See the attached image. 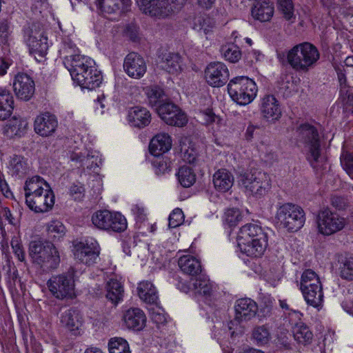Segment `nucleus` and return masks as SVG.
Returning <instances> with one entry per match:
<instances>
[{"instance_id":"1","label":"nucleus","mask_w":353,"mask_h":353,"mask_svg":"<svg viewBox=\"0 0 353 353\" xmlns=\"http://www.w3.org/2000/svg\"><path fill=\"white\" fill-rule=\"evenodd\" d=\"M236 241L241 252L251 257L261 256L268 246L267 234L260 225L255 223L242 226Z\"/></svg>"},{"instance_id":"2","label":"nucleus","mask_w":353,"mask_h":353,"mask_svg":"<svg viewBox=\"0 0 353 353\" xmlns=\"http://www.w3.org/2000/svg\"><path fill=\"white\" fill-rule=\"evenodd\" d=\"M28 254L32 263L39 265L45 272L57 269L61 261L59 251L49 241H32L29 244Z\"/></svg>"},{"instance_id":"3","label":"nucleus","mask_w":353,"mask_h":353,"mask_svg":"<svg viewBox=\"0 0 353 353\" xmlns=\"http://www.w3.org/2000/svg\"><path fill=\"white\" fill-rule=\"evenodd\" d=\"M298 141L303 145L306 159L315 168L321 155L320 136L317 128L309 123L301 124L296 130Z\"/></svg>"},{"instance_id":"4","label":"nucleus","mask_w":353,"mask_h":353,"mask_svg":"<svg viewBox=\"0 0 353 353\" xmlns=\"http://www.w3.org/2000/svg\"><path fill=\"white\" fill-rule=\"evenodd\" d=\"M320 54L313 44L304 42L294 46L288 51L287 59L296 71H307L319 59Z\"/></svg>"},{"instance_id":"5","label":"nucleus","mask_w":353,"mask_h":353,"mask_svg":"<svg viewBox=\"0 0 353 353\" xmlns=\"http://www.w3.org/2000/svg\"><path fill=\"white\" fill-rule=\"evenodd\" d=\"M239 185L256 198L265 196L271 188L270 176L261 171L250 170L241 174L238 179Z\"/></svg>"},{"instance_id":"6","label":"nucleus","mask_w":353,"mask_h":353,"mask_svg":"<svg viewBox=\"0 0 353 353\" xmlns=\"http://www.w3.org/2000/svg\"><path fill=\"white\" fill-rule=\"evenodd\" d=\"M228 92L232 99L241 105L251 103L256 96L255 82L248 77H236L228 85Z\"/></svg>"},{"instance_id":"7","label":"nucleus","mask_w":353,"mask_h":353,"mask_svg":"<svg viewBox=\"0 0 353 353\" xmlns=\"http://www.w3.org/2000/svg\"><path fill=\"white\" fill-rule=\"evenodd\" d=\"M275 219L277 223L288 231L296 232L303 226L305 216L300 206L286 203L277 208Z\"/></svg>"},{"instance_id":"8","label":"nucleus","mask_w":353,"mask_h":353,"mask_svg":"<svg viewBox=\"0 0 353 353\" xmlns=\"http://www.w3.org/2000/svg\"><path fill=\"white\" fill-rule=\"evenodd\" d=\"M74 271L70 269L67 272L52 276L47 285L52 294L58 299H72L74 295Z\"/></svg>"},{"instance_id":"9","label":"nucleus","mask_w":353,"mask_h":353,"mask_svg":"<svg viewBox=\"0 0 353 353\" xmlns=\"http://www.w3.org/2000/svg\"><path fill=\"white\" fill-rule=\"evenodd\" d=\"M92 223L97 228L103 230L121 232L127 228L126 219L121 213L107 210L94 212L92 216Z\"/></svg>"},{"instance_id":"10","label":"nucleus","mask_w":353,"mask_h":353,"mask_svg":"<svg viewBox=\"0 0 353 353\" xmlns=\"http://www.w3.org/2000/svg\"><path fill=\"white\" fill-rule=\"evenodd\" d=\"M316 223L319 232L325 236L341 231L345 225V219L327 208L319 212Z\"/></svg>"},{"instance_id":"11","label":"nucleus","mask_w":353,"mask_h":353,"mask_svg":"<svg viewBox=\"0 0 353 353\" xmlns=\"http://www.w3.org/2000/svg\"><path fill=\"white\" fill-rule=\"evenodd\" d=\"M24 40L28 46L30 53L36 59L37 55L42 58L46 54L48 49V39L36 25H32L25 30Z\"/></svg>"},{"instance_id":"12","label":"nucleus","mask_w":353,"mask_h":353,"mask_svg":"<svg viewBox=\"0 0 353 353\" xmlns=\"http://www.w3.org/2000/svg\"><path fill=\"white\" fill-rule=\"evenodd\" d=\"M28 207L36 213H43L50 210L54 204V194L48 184L46 189L32 194L26 200Z\"/></svg>"},{"instance_id":"13","label":"nucleus","mask_w":353,"mask_h":353,"mask_svg":"<svg viewBox=\"0 0 353 353\" xmlns=\"http://www.w3.org/2000/svg\"><path fill=\"white\" fill-rule=\"evenodd\" d=\"M157 112L168 125L181 127L187 123L185 114L174 103L167 101L159 105Z\"/></svg>"},{"instance_id":"14","label":"nucleus","mask_w":353,"mask_h":353,"mask_svg":"<svg viewBox=\"0 0 353 353\" xmlns=\"http://www.w3.org/2000/svg\"><path fill=\"white\" fill-rule=\"evenodd\" d=\"M205 77L210 85L219 88L228 82L229 70L223 63L212 62L205 68Z\"/></svg>"},{"instance_id":"15","label":"nucleus","mask_w":353,"mask_h":353,"mask_svg":"<svg viewBox=\"0 0 353 353\" xmlns=\"http://www.w3.org/2000/svg\"><path fill=\"white\" fill-rule=\"evenodd\" d=\"M73 253L74 258L79 262L87 265H92L97 263L99 256L97 246L93 243L89 245L81 241H74Z\"/></svg>"},{"instance_id":"16","label":"nucleus","mask_w":353,"mask_h":353,"mask_svg":"<svg viewBox=\"0 0 353 353\" xmlns=\"http://www.w3.org/2000/svg\"><path fill=\"white\" fill-rule=\"evenodd\" d=\"M72 80L82 88L94 90L98 88L102 82L103 77L100 71L91 65L90 68L82 70V72L75 74Z\"/></svg>"},{"instance_id":"17","label":"nucleus","mask_w":353,"mask_h":353,"mask_svg":"<svg viewBox=\"0 0 353 353\" xmlns=\"http://www.w3.org/2000/svg\"><path fill=\"white\" fill-rule=\"evenodd\" d=\"M234 310L235 317L234 321L241 323L253 319L256 316L259 307L254 300L249 298H242L236 301Z\"/></svg>"},{"instance_id":"18","label":"nucleus","mask_w":353,"mask_h":353,"mask_svg":"<svg viewBox=\"0 0 353 353\" xmlns=\"http://www.w3.org/2000/svg\"><path fill=\"white\" fill-rule=\"evenodd\" d=\"M13 88L17 98L29 101L34 95L35 84L32 78L24 73H19L14 77Z\"/></svg>"},{"instance_id":"19","label":"nucleus","mask_w":353,"mask_h":353,"mask_svg":"<svg viewBox=\"0 0 353 353\" xmlns=\"http://www.w3.org/2000/svg\"><path fill=\"white\" fill-rule=\"evenodd\" d=\"M123 68L129 77L139 79L145 73L147 67L141 55L136 52H130L124 59Z\"/></svg>"},{"instance_id":"20","label":"nucleus","mask_w":353,"mask_h":353,"mask_svg":"<svg viewBox=\"0 0 353 353\" xmlns=\"http://www.w3.org/2000/svg\"><path fill=\"white\" fill-rule=\"evenodd\" d=\"M58 126V121L54 114L46 112L37 117L34 128L37 134L42 137L52 135Z\"/></svg>"},{"instance_id":"21","label":"nucleus","mask_w":353,"mask_h":353,"mask_svg":"<svg viewBox=\"0 0 353 353\" xmlns=\"http://www.w3.org/2000/svg\"><path fill=\"white\" fill-rule=\"evenodd\" d=\"M61 323L72 334L79 335L83 325V316L76 308H70L61 314Z\"/></svg>"},{"instance_id":"22","label":"nucleus","mask_w":353,"mask_h":353,"mask_svg":"<svg viewBox=\"0 0 353 353\" xmlns=\"http://www.w3.org/2000/svg\"><path fill=\"white\" fill-rule=\"evenodd\" d=\"M261 113L268 121H274L281 116L279 103L274 95H265L261 99Z\"/></svg>"},{"instance_id":"23","label":"nucleus","mask_w":353,"mask_h":353,"mask_svg":"<svg viewBox=\"0 0 353 353\" xmlns=\"http://www.w3.org/2000/svg\"><path fill=\"white\" fill-rule=\"evenodd\" d=\"M128 118L132 126L143 128L151 121V114L147 108L134 106L128 110Z\"/></svg>"},{"instance_id":"24","label":"nucleus","mask_w":353,"mask_h":353,"mask_svg":"<svg viewBox=\"0 0 353 353\" xmlns=\"http://www.w3.org/2000/svg\"><path fill=\"white\" fill-rule=\"evenodd\" d=\"M123 321L129 329L141 330L145 325L146 316L139 308H130L123 315Z\"/></svg>"},{"instance_id":"25","label":"nucleus","mask_w":353,"mask_h":353,"mask_svg":"<svg viewBox=\"0 0 353 353\" xmlns=\"http://www.w3.org/2000/svg\"><path fill=\"white\" fill-rule=\"evenodd\" d=\"M171 147V137L167 133H159L151 139L149 150L152 155L158 157L169 151Z\"/></svg>"},{"instance_id":"26","label":"nucleus","mask_w":353,"mask_h":353,"mask_svg":"<svg viewBox=\"0 0 353 353\" xmlns=\"http://www.w3.org/2000/svg\"><path fill=\"white\" fill-rule=\"evenodd\" d=\"M234 176L225 169L217 170L213 175V184L219 192H225L233 185Z\"/></svg>"},{"instance_id":"27","label":"nucleus","mask_w":353,"mask_h":353,"mask_svg":"<svg viewBox=\"0 0 353 353\" xmlns=\"http://www.w3.org/2000/svg\"><path fill=\"white\" fill-rule=\"evenodd\" d=\"M178 265L183 273L191 276H196L201 272L200 261L190 255L181 256L179 259Z\"/></svg>"},{"instance_id":"28","label":"nucleus","mask_w":353,"mask_h":353,"mask_svg":"<svg viewBox=\"0 0 353 353\" xmlns=\"http://www.w3.org/2000/svg\"><path fill=\"white\" fill-rule=\"evenodd\" d=\"M14 110V98L12 93L3 88H0V121L9 118Z\"/></svg>"},{"instance_id":"29","label":"nucleus","mask_w":353,"mask_h":353,"mask_svg":"<svg viewBox=\"0 0 353 353\" xmlns=\"http://www.w3.org/2000/svg\"><path fill=\"white\" fill-rule=\"evenodd\" d=\"M94 62L92 59L83 55L79 54L74 59H68L65 62V68L70 73L72 78L82 70L90 68L91 65H94Z\"/></svg>"},{"instance_id":"30","label":"nucleus","mask_w":353,"mask_h":353,"mask_svg":"<svg viewBox=\"0 0 353 353\" xmlns=\"http://www.w3.org/2000/svg\"><path fill=\"white\" fill-rule=\"evenodd\" d=\"M181 57L177 53L168 52L163 54L160 67L169 73H176L181 70Z\"/></svg>"},{"instance_id":"31","label":"nucleus","mask_w":353,"mask_h":353,"mask_svg":"<svg viewBox=\"0 0 353 353\" xmlns=\"http://www.w3.org/2000/svg\"><path fill=\"white\" fill-rule=\"evenodd\" d=\"M106 298L112 303L117 304L123 299V286L116 279H110L105 285Z\"/></svg>"},{"instance_id":"32","label":"nucleus","mask_w":353,"mask_h":353,"mask_svg":"<svg viewBox=\"0 0 353 353\" xmlns=\"http://www.w3.org/2000/svg\"><path fill=\"white\" fill-rule=\"evenodd\" d=\"M138 295L144 302L153 304L156 303L158 299L157 290L154 285L150 281H142L137 288Z\"/></svg>"},{"instance_id":"33","label":"nucleus","mask_w":353,"mask_h":353,"mask_svg":"<svg viewBox=\"0 0 353 353\" xmlns=\"http://www.w3.org/2000/svg\"><path fill=\"white\" fill-rule=\"evenodd\" d=\"M9 170L11 174L19 178L25 176L29 170L27 160L21 155L14 154L9 161Z\"/></svg>"},{"instance_id":"34","label":"nucleus","mask_w":353,"mask_h":353,"mask_svg":"<svg viewBox=\"0 0 353 353\" xmlns=\"http://www.w3.org/2000/svg\"><path fill=\"white\" fill-rule=\"evenodd\" d=\"M274 11V6L272 3L263 1L258 3L252 8V15L261 22L268 21L272 17Z\"/></svg>"},{"instance_id":"35","label":"nucleus","mask_w":353,"mask_h":353,"mask_svg":"<svg viewBox=\"0 0 353 353\" xmlns=\"http://www.w3.org/2000/svg\"><path fill=\"white\" fill-rule=\"evenodd\" d=\"M97 6L103 12L111 14L119 11L121 6L124 11L130 4V0H96Z\"/></svg>"},{"instance_id":"36","label":"nucleus","mask_w":353,"mask_h":353,"mask_svg":"<svg viewBox=\"0 0 353 353\" xmlns=\"http://www.w3.org/2000/svg\"><path fill=\"white\" fill-rule=\"evenodd\" d=\"M292 332L294 339L300 344L306 345L312 341V332L310 327L302 322L295 324Z\"/></svg>"},{"instance_id":"37","label":"nucleus","mask_w":353,"mask_h":353,"mask_svg":"<svg viewBox=\"0 0 353 353\" xmlns=\"http://www.w3.org/2000/svg\"><path fill=\"white\" fill-rule=\"evenodd\" d=\"M145 93L147 95L149 104L152 107H156V109L159 105L165 102V92L159 85H154L146 87Z\"/></svg>"},{"instance_id":"38","label":"nucleus","mask_w":353,"mask_h":353,"mask_svg":"<svg viewBox=\"0 0 353 353\" xmlns=\"http://www.w3.org/2000/svg\"><path fill=\"white\" fill-rule=\"evenodd\" d=\"M28 125L26 119L14 117L6 125V131L8 136L20 137L26 133Z\"/></svg>"},{"instance_id":"39","label":"nucleus","mask_w":353,"mask_h":353,"mask_svg":"<svg viewBox=\"0 0 353 353\" xmlns=\"http://www.w3.org/2000/svg\"><path fill=\"white\" fill-rule=\"evenodd\" d=\"M192 289L197 294L204 296H210L211 295L212 288L210 280L203 274H199V277L194 280H192Z\"/></svg>"},{"instance_id":"40","label":"nucleus","mask_w":353,"mask_h":353,"mask_svg":"<svg viewBox=\"0 0 353 353\" xmlns=\"http://www.w3.org/2000/svg\"><path fill=\"white\" fill-rule=\"evenodd\" d=\"M48 184L41 176H34L33 177L26 180L24 185L25 197L26 200L31 196L32 194H34L36 192L39 193L41 190H43Z\"/></svg>"},{"instance_id":"41","label":"nucleus","mask_w":353,"mask_h":353,"mask_svg":"<svg viewBox=\"0 0 353 353\" xmlns=\"http://www.w3.org/2000/svg\"><path fill=\"white\" fill-rule=\"evenodd\" d=\"M322 285L319 277L313 270L308 269L305 270L302 275L300 283L301 290L312 288L319 290V287Z\"/></svg>"},{"instance_id":"42","label":"nucleus","mask_w":353,"mask_h":353,"mask_svg":"<svg viewBox=\"0 0 353 353\" xmlns=\"http://www.w3.org/2000/svg\"><path fill=\"white\" fill-rule=\"evenodd\" d=\"M318 288L319 290L308 288L307 290H301L307 303L314 307H320L323 300L322 285L319 286Z\"/></svg>"},{"instance_id":"43","label":"nucleus","mask_w":353,"mask_h":353,"mask_svg":"<svg viewBox=\"0 0 353 353\" xmlns=\"http://www.w3.org/2000/svg\"><path fill=\"white\" fill-rule=\"evenodd\" d=\"M252 339L259 346L268 344L271 339L269 327L266 325L255 326L252 331Z\"/></svg>"},{"instance_id":"44","label":"nucleus","mask_w":353,"mask_h":353,"mask_svg":"<svg viewBox=\"0 0 353 353\" xmlns=\"http://www.w3.org/2000/svg\"><path fill=\"white\" fill-rule=\"evenodd\" d=\"M178 180L184 188L192 186L196 181V174L192 169L188 166H182L177 173Z\"/></svg>"},{"instance_id":"45","label":"nucleus","mask_w":353,"mask_h":353,"mask_svg":"<svg viewBox=\"0 0 353 353\" xmlns=\"http://www.w3.org/2000/svg\"><path fill=\"white\" fill-rule=\"evenodd\" d=\"M276 6L285 20L291 22L294 21L295 15L292 0H276Z\"/></svg>"},{"instance_id":"46","label":"nucleus","mask_w":353,"mask_h":353,"mask_svg":"<svg viewBox=\"0 0 353 353\" xmlns=\"http://www.w3.org/2000/svg\"><path fill=\"white\" fill-rule=\"evenodd\" d=\"M165 0H137L143 7L145 13L157 16L161 13V8L164 6Z\"/></svg>"},{"instance_id":"47","label":"nucleus","mask_w":353,"mask_h":353,"mask_svg":"<svg viewBox=\"0 0 353 353\" xmlns=\"http://www.w3.org/2000/svg\"><path fill=\"white\" fill-rule=\"evenodd\" d=\"M221 54L225 60L231 63L238 62L241 57L239 48L234 44H228L221 47Z\"/></svg>"},{"instance_id":"48","label":"nucleus","mask_w":353,"mask_h":353,"mask_svg":"<svg viewBox=\"0 0 353 353\" xmlns=\"http://www.w3.org/2000/svg\"><path fill=\"white\" fill-rule=\"evenodd\" d=\"M108 347L110 353H130L128 343L123 338L111 339Z\"/></svg>"},{"instance_id":"49","label":"nucleus","mask_w":353,"mask_h":353,"mask_svg":"<svg viewBox=\"0 0 353 353\" xmlns=\"http://www.w3.org/2000/svg\"><path fill=\"white\" fill-rule=\"evenodd\" d=\"M48 233L54 240H59L65 234V228L63 224L58 221H51L48 225Z\"/></svg>"},{"instance_id":"50","label":"nucleus","mask_w":353,"mask_h":353,"mask_svg":"<svg viewBox=\"0 0 353 353\" xmlns=\"http://www.w3.org/2000/svg\"><path fill=\"white\" fill-rule=\"evenodd\" d=\"M340 276L342 279L352 281L353 280V257H345L340 262L339 267Z\"/></svg>"},{"instance_id":"51","label":"nucleus","mask_w":353,"mask_h":353,"mask_svg":"<svg viewBox=\"0 0 353 353\" xmlns=\"http://www.w3.org/2000/svg\"><path fill=\"white\" fill-rule=\"evenodd\" d=\"M59 52L63 57V63L65 65V62L68 59H74L79 54V50L76 48L75 44L72 41H65L62 48L60 49Z\"/></svg>"},{"instance_id":"52","label":"nucleus","mask_w":353,"mask_h":353,"mask_svg":"<svg viewBox=\"0 0 353 353\" xmlns=\"http://www.w3.org/2000/svg\"><path fill=\"white\" fill-rule=\"evenodd\" d=\"M157 174H165L170 171V161L165 157L158 156L152 161Z\"/></svg>"},{"instance_id":"53","label":"nucleus","mask_w":353,"mask_h":353,"mask_svg":"<svg viewBox=\"0 0 353 353\" xmlns=\"http://www.w3.org/2000/svg\"><path fill=\"white\" fill-rule=\"evenodd\" d=\"M341 164L349 176H353V152L343 151L340 157Z\"/></svg>"},{"instance_id":"54","label":"nucleus","mask_w":353,"mask_h":353,"mask_svg":"<svg viewBox=\"0 0 353 353\" xmlns=\"http://www.w3.org/2000/svg\"><path fill=\"white\" fill-rule=\"evenodd\" d=\"M242 215L237 208H231L226 210L224 215L225 221L230 226H235L242 220Z\"/></svg>"},{"instance_id":"55","label":"nucleus","mask_w":353,"mask_h":353,"mask_svg":"<svg viewBox=\"0 0 353 353\" xmlns=\"http://www.w3.org/2000/svg\"><path fill=\"white\" fill-rule=\"evenodd\" d=\"M169 228H175L179 226L184 220L183 211L179 208L174 209L169 216Z\"/></svg>"},{"instance_id":"56","label":"nucleus","mask_w":353,"mask_h":353,"mask_svg":"<svg viewBox=\"0 0 353 353\" xmlns=\"http://www.w3.org/2000/svg\"><path fill=\"white\" fill-rule=\"evenodd\" d=\"M11 246L13 250L14 254L17 257V259L23 262L25 261L26 259V254L23 249V247L20 241V240L17 237H14L11 241Z\"/></svg>"},{"instance_id":"57","label":"nucleus","mask_w":353,"mask_h":353,"mask_svg":"<svg viewBox=\"0 0 353 353\" xmlns=\"http://www.w3.org/2000/svg\"><path fill=\"white\" fill-rule=\"evenodd\" d=\"M10 34V26L8 21H0V44L7 43Z\"/></svg>"},{"instance_id":"58","label":"nucleus","mask_w":353,"mask_h":353,"mask_svg":"<svg viewBox=\"0 0 353 353\" xmlns=\"http://www.w3.org/2000/svg\"><path fill=\"white\" fill-rule=\"evenodd\" d=\"M150 315L152 321L157 324H163L166 322V317L159 308L150 310Z\"/></svg>"},{"instance_id":"59","label":"nucleus","mask_w":353,"mask_h":353,"mask_svg":"<svg viewBox=\"0 0 353 353\" xmlns=\"http://www.w3.org/2000/svg\"><path fill=\"white\" fill-rule=\"evenodd\" d=\"M131 210L137 223H142L145 220L146 214L143 207L136 204L132 206Z\"/></svg>"},{"instance_id":"60","label":"nucleus","mask_w":353,"mask_h":353,"mask_svg":"<svg viewBox=\"0 0 353 353\" xmlns=\"http://www.w3.org/2000/svg\"><path fill=\"white\" fill-rule=\"evenodd\" d=\"M70 194L74 196V199L79 200L84 196L85 189L79 183H74L70 187Z\"/></svg>"},{"instance_id":"61","label":"nucleus","mask_w":353,"mask_h":353,"mask_svg":"<svg viewBox=\"0 0 353 353\" xmlns=\"http://www.w3.org/2000/svg\"><path fill=\"white\" fill-rule=\"evenodd\" d=\"M12 61L7 57H0V77L4 76L7 73L8 69L12 65Z\"/></svg>"},{"instance_id":"62","label":"nucleus","mask_w":353,"mask_h":353,"mask_svg":"<svg viewBox=\"0 0 353 353\" xmlns=\"http://www.w3.org/2000/svg\"><path fill=\"white\" fill-rule=\"evenodd\" d=\"M331 203L335 208L342 210L346 206V200L342 196H334L331 198Z\"/></svg>"},{"instance_id":"63","label":"nucleus","mask_w":353,"mask_h":353,"mask_svg":"<svg viewBox=\"0 0 353 353\" xmlns=\"http://www.w3.org/2000/svg\"><path fill=\"white\" fill-rule=\"evenodd\" d=\"M0 192L6 197L11 194L10 190L4 179L3 173L0 171Z\"/></svg>"},{"instance_id":"64","label":"nucleus","mask_w":353,"mask_h":353,"mask_svg":"<svg viewBox=\"0 0 353 353\" xmlns=\"http://www.w3.org/2000/svg\"><path fill=\"white\" fill-rule=\"evenodd\" d=\"M256 130H260V128L256 125H249L245 133V139L248 141H252Z\"/></svg>"}]
</instances>
